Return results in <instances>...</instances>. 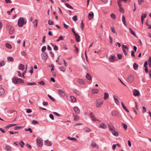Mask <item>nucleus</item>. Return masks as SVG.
I'll return each instance as SVG.
<instances>
[{"mask_svg":"<svg viewBox=\"0 0 151 151\" xmlns=\"http://www.w3.org/2000/svg\"><path fill=\"white\" fill-rule=\"evenodd\" d=\"M18 69L19 70H23L24 69V65L22 64H20L19 66Z\"/></svg>","mask_w":151,"mask_h":151,"instance_id":"obj_17","label":"nucleus"},{"mask_svg":"<svg viewBox=\"0 0 151 151\" xmlns=\"http://www.w3.org/2000/svg\"><path fill=\"white\" fill-rule=\"evenodd\" d=\"M14 32V28L12 26H11L10 27L9 30V33L10 34H12Z\"/></svg>","mask_w":151,"mask_h":151,"instance_id":"obj_11","label":"nucleus"},{"mask_svg":"<svg viewBox=\"0 0 151 151\" xmlns=\"http://www.w3.org/2000/svg\"><path fill=\"white\" fill-rule=\"evenodd\" d=\"M49 116L50 118L52 119V120H54V118L53 117V115L52 114H50L49 115Z\"/></svg>","mask_w":151,"mask_h":151,"instance_id":"obj_64","label":"nucleus"},{"mask_svg":"<svg viewBox=\"0 0 151 151\" xmlns=\"http://www.w3.org/2000/svg\"><path fill=\"white\" fill-rule=\"evenodd\" d=\"M12 81L14 84L19 83H23L24 82V81L21 78H18L17 77H14L12 78Z\"/></svg>","mask_w":151,"mask_h":151,"instance_id":"obj_2","label":"nucleus"},{"mask_svg":"<svg viewBox=\"0 0 151 151\" xmlns=\"http://www.w3.org/2000/svg\"><path fill=\"white\" fill-rule=\"evenodd\" d=\"M6 46L9 49H11L12 47L11 45L9 43H6Z\"/></svg>","mask_w":151,"mask_h":151,"instance_id":"obj_38","label":"nucleus"},{"mask_svg":"<svg viewBox=\"0 0 151 151\" xmlns=\"http://www.w3.org/2000/svg\"><path fill=\"white\" fill-rule=\"evenodd\" d=\"M67 139L71 140L76 141V139L74 137H67Z\"/></svg>","mask_w":151,"mask_h":151,"instance_id":"obj_39","label":"nucleus"},{"mask_svg":"<svg viewBox=\"0 0 151 151\" xmlns=\"http://www.w3.org/2000/svg\"><path fill=\"white\" fill-rule=\"evenodd\" d=\"M133 95L135 96H139L140 93L137 90L135 89L133 91Z\"/></svg>","mask_w":151,"mask_h":151,"instance_id":"obj_7","label":"nucleus"},{"mask_svg":"<svg viewBox=\"0 0 151 151\" xmlns=\"http://www.w3.org/2000/svg\"><path fill=\"white\" fill-rule=\"evenodd\" d=\"M47 96L52 101L54 102L55 101V100L50 95H48Z\"/></svg>","mask_w":151,"mask_h":151,"instance_id":"obj_42","label":"nucleus"},{"mask_svg":"<svg viewBox=\"0 0 151 151\" xmlns=\"http://www.w3.org/2000/svg\"><path fill=\"white\" fill-rule=\"evenodd\" d=\"M134 77L132 75H130L128 76L127 78V81L129 83H132L134 81Z\"/></svg>","mask_w":151,"mask_h":151,"instance_id":"obj_4","label":"nucleus"},{"mask_svg":"<svg viewBox=\"0 0 151 151\" xmlns=\"http://www.w3.org/2000/svg\"><path fill=\"white\" fill-rule=\"evenodd\" d=\"M26 21L25 19L22 17H20L18 19V25L19 27H22L23 26L26 24Z\"/></svg>","mask_w":151,"mask_h":151,"instance_id":"obj_1","label":"nucleus"},{"mask_svg":"<svg viewBox=\"0 0 151 151\" xmlns=\"http://www.w3.org/2000/svg\"><path fill=\"white\" fill-rule=\"evenodd\" d=\"M44 144L47 146H50L51 145V142L48 140H45L44 142Z\"/></svg>","mask_w":151,"mask_h":151,"instance_id":"obj_20","label":"nucleus"},{"mask_svg":"<svg viewBox=\"0 0 151 151\" xmlns=\"http://www.w3.org/2000/svg\"><path fill=\"white\" fill-rule=\"evenodd\" d=\"M122 1V0H119L118 1V4L119 7H122V5L121 3Z\"/></svg>","mask_w":151,"mask_h":151,"instance_id":"obj_40","label":"nucleus"},{"mask_svg":"<svg viewBox=\"0 0 151 151\" xmlns=\"http://www.w3.org/2000/svg\"><path fill=\"white\" fill-rule=\"evenodd\" d=\"M5 91L4 89L2 88H0V96L3 95Z\"/></svg>","mask_w":151,"mask_h":151,"instance_id":"obj_24","label":"nucleus"},{"mask_svg":"<svg viewBox=\"0 0 151 151\" xmlns=\"http://www.w3.org/2000/svg\"><path fill=\"white\" fill-rule=\"evenodd\" d=\"M108 126L110 130L111 131H114L115 130V128L114 126L112 124L109 123L108 124Z\"/></svg>","mask_w":151,"mask_h":151,"instance_id":"obj_5","label":"nucleus"},{"mask_svg":"<svg viewBox=\"0 0 151 151\" xmlns=\"http://www.w3.org/2000/svg\"><path fill=\"white\" fill-rule=\"evenodd\" d=\"M111 17L113 19H116V16L114 13H112L111 15Z\"/></svg>","mask_w":151,"mask_h":151,"instance_id":"obj_43","label":"nucleus"},{"mask_svg":"<svg viewBox=\"0 0 151 151\" xmlns=\"http://www.w3.org/2000/svg\"><path fill=\"white\" fill-rule=\"evenodd\" d=\"M43 56L45 57V58L46 59V60L47 58V53L46 52H44L43 54Z\"/></svg>","mask_w":151,"mask_h":151,"instance_id":"obj_58","label":"nucleus"},{"mask_svg":"<svg viewBox=\"0 0 151 151\" xmlns=\"http://www.w3.org/2000/svg\"><path fill=\"white\" fill-rule=\"evenodd\" d=\"M122 125H123V126L124 128V129L125 130H126L127 129V126L126 125V124L125 123H122Z\"/></svg>","mask_w":151,"mask_h":151,"instance_id":"obj_46","label":"nucleus"},{"mask_svg":"<svg viewBox=\"0 0 151 151\" xmlns=\"http://www.w3.org/2000/svg\"><path fill=\"white\" fill-rule=\"evenodd\" d=\"M7 59L9 61L12 62L14 60V58H13L10 56L8 57L7 58Z\"/></svg>","mask_w":151,"mask_h":151,"instance_id":"obj_35","label":"nucleus"},{"mask_svg":"<svg viewBox=\"0 0 151 151\" xmlns=\"http://www.w3.org/2000/svg\"><path fill=\"white\" fill-rule=\"evenodd\" d=\"M111 30L112 31L113 33H115L116 35L117 34V32H116L115 30V29L113 27H111Z\"/></svg>","mask_w":151,"mask_h":151,"instance_id":"obj_47","label":"nucleus"},{"mask_svg":"<svg viewBox=\"0 0 151 151\" xmlns=\"http://www.w3.org/2000/svg\"><path fill=\"white\" fill-rule=\"evenodd\" d=\"M17 125V124H9L7 126H5L4 128L6 129H8L9 127H10L12 126H15Z\"/></svg>","mask_w":151,"mask_h":151,"instance_id":"obj_26","label":"nucleus"},{"mask_svg":"<svg viewBox=\"0 0 151 151\" xmlns=\"http://www.w3.org/2000/svg\"><path fill=\"white\" fill-rule=\"evenodd\" d=\"M86 77L89 80H91L92 79V78L91 75L88 73L87 74Z\"/></svg>","mask_w":151,"mask_h":151,"instance_id":"obj_27","label":"nucleus"},{"mask_svg":"<svg viewBox=\"0 0 151 151\" xmlns=\"http://www.w3.org/2000/svg\"><path fill=\"white\" fill-rule=\"evenodd\" d=\"M122 19L123 24L125 26H126L127 25L126 24V18L124 15L122 16Z\"/></svg>","mask_w":151,"mask_h":151,"instance_id":"obj_21","label":"nucleus"},{"mask_svg":"<svg viewBox=\"0 0 151 151\" xmlns=\"http://www.w3.org/2000/svg\"><path fill=\"white\" fill-rule=\"evenodd\" d=\"M70 99L71 100V101L72 102H75L76 101V98L74 96H70Z\"/></svg>","mask_w":151,"mask_h":151,"instance_id":"obj_23","label":"nucleus"},{"mask_svg":"<svg viewBox=\"0 0 151 151\" xmlns=\"http://www.w3.org/2000/svg\"><path fill=\"white\" fill-rule=\"evenodd\" d=\"M91 146L93 148H94L96 147H97V148H99V147L98 145H97L96 143H93L91 144Z\"/></svg>","mask_w":151,"mask_h":151,"instance_id":"obj_33","label":"nucleus"},{"mask_svg":"<svg viewBox=\"0 0 151 151\" xmlns=\"http://www.w3.org/2000/svg\"><path fill=\"white\" fill-rule=\"evenodd\" d=\"M75 93L78 95H80L81 94V93L79 91L76 90L75 91Z\"/></svg>","mask_w":151,"mask_h":151,"instance_id":"obj_52","label":"nucleus"},{"mask_svg":"<svg viewBox=\"0 0 151 151\" xmlns=\"http://www.w3.org/2000/svg\"><path fill=\"white\" fill-rule=\"evenodd\" d=\"M25 131H29L31 133L32 132V129L30 128H29L28 129H25Z\"/></svg>","mask_w":151,"mask_h":151,"instance_id":"obj_53","label":"nucleus"},{"mask_svg":"<svg viewBox=\"0 0 151 151\" xmlns=\"http://www.w3.org/2000/svg\"><path fill=\"white\" fill-rule=\"evenodd\" d=\"M99 127L103 129H106L107 128L106 125L104 123L101 124H100Z\"/></svg>","mask_w":151,"mask_h":151,"instance_id":"obj_9","label":"nucleus"},{"mask_svg":"<svg viewBox=\"0 0 151 151\" xmlns=\"http://www.w3.org/2000/svg\"><path fill=\"white\" fill-rule=\"evenodd\" d=\"M33 24L34 25H35V27H36L37 26V19H35L33 21Z\"/></svg>","mask_w":151,"mask_h":151,"instance_id":"obj_37","label":"nucleus"},{"mask_svg":"<svg viewBox=\"0 0 151 151\" xmlns=\"http://www.w3.org/2000/svg\"><path fill=\"white\" fill-rule=\"evenodd\" d=\"M115 55H111L109 58V60L110 62H114V60Z\"/></svg>","mask_w":151,"mask_h":151,"instance_id":"obj_10","label":"nucleus"},{"mask_svg":"<svg viewBox=\"0 0 151 151\" xmlns=\"http://www.w3.org/2000/svg\"><path fill=\"white\" fill-rule=\"evenodd\" d=\"M133 67L134 70H137L138 68V65L137 63H134L133 64Z\"/></svg>","mask_w":151,"mask_h":151,"instance_id":"obj_22","label":"nucleus"},{"mask_svg":"<svg viewBox=\"0 0 151 151\" xmlns=\"http://www.w3.org/2000/svg\"><path fill=\"white\" fill-rule=\"evenodd\" d=\"M46 46H43L42 48V49H41L42 51L43 52H45L46 50Z\"/></svg>","mask_w":151,"mask_h":151,"instance_id":"obj_57","label":"nucleus"},{"mask_svg":"<svg viewBox=\"0 0 151 151\" xmlns=\"http://www.w3.org/2000/svg\"><path fill=\"white\" fill-rule=\"evenodd\" d=\"M112 134L115 137H118L119 135V134L118 132H117L115 131V130L114 131H113V132L112 133Z\"/></svg>","mask_w":151,"mask_h":151,"instance_id":"obj_29","label":"nucleus"},{"mask_svg":"<svg viewBox=\"0 0 151 151\" xmlns=\"http://www.w3.org/2000/svg\"><path fill=\"white\" fill-rule=\"evenodd\" d=\"M78 82L79 84L81 85H84L85 83V81L82 79H78Z\"/></svg>","mask_w":151,"mask_h":151,"instance_id":"obj_25","label":"nucleus"},{"mask_svg":"<svg viewBox=\"0 0 151 151\" xmlns=\"http://www.w3.org/2000/svg\"><path fill=\"white\" fill-rule=\"evenodd\" d=\"M5 149L6 151H11L12 150L11 147L9 145H6Z\"/></svg>","mask_w":151,"mask_h":151,"instance_id":"obj_15","label":"nucleus"},{"mask_svg":"<svg viewBox=\"0 0 151 151\" xmlns=\"http://www.w3.org/2000/svg\"><path fill=\"white\" fill-rule=\"evenodd\" d=\"M53 49L55 51L58 50V47L56 45H55L54 46Z\"/></svg>","mask_w":151,"mask_h":151,"instance_id":"obj_61","label":"nucleus"},{"mask_svg":"<svg viewBox=\"0 0 151 151\" xmlns=\"http://www.w3.org/2000/svg\"><path fill=\"white\" fill-rule=\"evenodd\" d=\"M122 106L123 107V108L127 112H129V111L128 110V109H127L126 107H125V105H124L123 103V102H122Z\"/></svg>","mask_w":151,"mask_h":151,"instance_id":"obj_34","label":"nucleus"},{"mask_svg":"<svg viewBox=\"0 0 151 151\" xmlns=\"http://www.w3.org/2000/svg\"><path fill=\"white\" fill-rule=\"evenodd\" d=\"M74 47L75 48V51L76 52V53H78V48L76 47V45L74 46Z\"/></svg>","mask_w":151,"mask_h":151,"instance_id":"obj_62","label":"nucleus"},{"mask_svg":"<svg viewBox=\"0 0 151 151\" xmlns=\"http://www.w3.org/2000/svg\"><path fill=\"white\" fill-rule=\"evenodd\" d=\"M138 3L139 5H141L144 3V0H138Z\"/></svg>","mask_w":151,"mask_h":151,"instance_id":"obj_44","label":"nucleus"},{"mask_svg":"<svg viewBox=\"0 0 151 151\" xmlns=\"http://www.w3.org/2000/svg\"><path fill=\"white\" fill-rule=\"evenodd\" d=\"M129 31H130V33L132 34L134 36H135V37H137L136 36V35L135 34V32L132 31V29L130 28H129Z\"/></svg>","mask_w":151,"mask_h":151,"instance_id":"obj_30","label":"nucleus"},{"mask_svg":"<svg viewBox=\"0 0 151 151\" xmlns=\"http://www.w3.org/2000/svg\"><path fill=\"white\" fill-rule=\"evenodd\" d=\"M32 123L34 124H38L39 123V122L36 120H33L32 122Z\"/></svg>","mask_w":151,"mask_h":151,"instance_id":"obj_48","label":"nucleus"},{"mask_svg":"<svg viewBox=\"0 0 151 151\" xmlns=\"http://www.w3.org/2000/svg\"><path fill=\"white\" fill-rule=\"evenodd\" d=\"M112 115L114 117H116L119 116V113L116 111H113L111 112Z\"/></svg>","mask_w":151,"mask_h":151,"instance_id":"obj_13","label":"nucleus"},{"mask_svg":"<svg viewBox=\"0 0 151 151\" xmlns=\"http://www.w3.org/2000/svg\"><path fill=\"white\" fill-rule=\"evenodd\" d=\"M99 92V90L97 89H94L92 90V93L93 94H94L95 93H98Z\"/></svg>","mask_w":151,"mask_h":151,"instance_id":"obj_32","label":"nucleus"},{"mask_svg":"<svg viewBox=\"0 0 151 151\" xmlns=\"http://www.w3.org/2000/svg\"><path fill=\"white\" fill-rule=\"evenodd\" d=\"M5 64V62L4 61H3L1 62H0V67H1L2 66L4 65Z\"/></svg>","mask_w":151,"mask_h":151,"instance_id":"obj_50","label":"nucleus"},{"mask_svg":"<svg viewBox=\"0 0 151 151\" xmlns=\"http://www.w3.org/2000/svg\"><path fill=\"white\" fill-rule=\"evenodd\" d=\"M83 130H84L85 132H89L91 131V129L89 128H88L87 127H85L83 128Z\"/></svg>","mask_w":151,"mask_h":151,"instance_id":"obj_31","label":"nucleus"},{"mask_svg":"<svg viewBox=\"0 0 151 151\" xmlns=\"http://www.w3.org/2000/svg\"><path fill=\"white\" fill-rule=\"evenodd\" d=\"M36 141L37 145L39 147H42L43 144L42 140L41 139L37 138L36 139Z\"/></svg>","mask_w":151,"mask_h":151,"instance_id":"obj_3","label":"nucleus"},{"mask_svg":"<svg viewBox=\"0 0 151 151\" xmlns=\"http://www.w3.org/2000/svg\"><path fill=\"white\" fill-rule=\"evenodd\" d=\"M63 38L62 36H60L58 39L56 40V41L57 42H59L60 40H63Z\"/></svg>","mask_w":151,"mask_h":151,"instance_id":"obj_45","label":"nucleus"},{"mask_svg":"<svg viewBox=\"0 0 151 151\" xmlns=\"http://www.w3.org/2000/svg\"><path fill=\"white\" fill-rule=\"evenodd\" d=\"M72 19L75 21H76L77 20V16L76 15L74 16L72 18Z\"/></svg>","mask_w":151,"mask_h":151,"instance_id":"obj_51","label":"nucleus"},{"mask_svg":"<svg viewBox=\"0 0 151 151\" xmlns=\"http://www.w3.org/2000/svg\"><path fill=\"white\" fill-rule=\"evenodd\" d=\"M58 92L61 97H63L65 96V93L64 91L61 89H59Z\"/></svg>","mask_w":151,"mask_h":151,"instance_id":"obj_6","label":"nucleus"},{"mask_svg":"<svg viewBox=\"0 0 151 151\" xmlns=\"http://www.w3.org/2000/svg\"><path fill=\"white\" fill-rule=\"evenodd\" d=\"M65 5L68 8L71 9H73V8L72 7V6H70L69 4H68L67 3H65Z\"/></svg>","mask_w":151,"mask_h":151,"instance_id":"obj_41","label":"nucleus"},{"mask_svg":"<svg viewBox=\"0 0 151 151\" xmlns=\"http://www.w3.org/2000/svg\"><path fill=\"white\" fill-rule=\"evenodd\" d=\"M38 83L41 85H45V83H44L43 81H41L38 82Z\"/></svg>","mask_w":151,"mask_h":151,"instance_id":"obj_56","label":"nucleus"},{"mask_svg":"<svg viewBox=\"0 0 151 151\" xmlns=\"http://www.w3.org/2000/svg\"><path fill=\"white\" fill-rule=\"evenodd\" d=\"M97 101V103H96V106L97 108L99 107L100 105H102L103 103V101H102L100 102H98Z\"/></svg>","mask_w":151,"mask_h":151,"instance_id":"obj_18","label":"nucleus"},{"mask_svg":"<svg viewBox=\"0 0 151 151\" xmlns=\"http://www.w3.org/2000/svg\"><path fill=\"white\" fill-rule=\"evenodd\" d=\"M117 57L118 58L119 60H120L121 59L122 57V55L121 54H118L117 55Z\"/></svg>","mask_w":151,"mask_h":151,"instance_id":"obj_60","label":"nucleus"},{"mask_svg":"<svg viewBox=\"0 0 151 151\" xmlns=\"http://www.w3.org/2000/svg\"><path fill=\"white\" fill-rule=\"evenodd\" d=\"M81 28L82 29V30H83V28L84 27V24L83 23V20H82L81 22Z\"/></svg>","mask_w":151,"mask_h":151,"instance_id":"obj_55","label":"nucleus"},{"mask_svg":"<svg viewBox=\"0 0 151 151\" xmlns=\"http://www.w3.org/2000/svg\"><path fill=\"white\" fill-rule=\"evenodd\" d=\"M90 116L91 117L92 119V120L93 121H96V120H98L97 118H96L92 112H91L90 113Z\"/></svg>","mask_w":151,"mask_h":151,"instance_id":"obj_8","label":"nucleus"},{"mask_svg":"<svg viewBox=\"0 0 151 151\" xmlns=\"http://www.w3.org/2000/svg\"><path fill=\"white\" fill-rule=\"evenodd\" d=\"M76 41L79 42L80 41V36L78 34L76 35L75 36Z\"/></svg>","mask_w":151,"mask_h":151,"instance_id":"obj_28","label":"nucleus"},{"mask_svg":"<svg viewBox=\"0 0 151 151\" xmlns=\"http://www.w3.org/2000/svg\"><path fill=\"white\" fill-rule=\"evenodd\" d=\"M109 94L107 92H105L104 93V100H107L109 97Z\"/></svg>","mask_w":151,"mask_h":151,"instance_id":"obj_19","label":"nucleus"},{"mask_svg":"<svg viewBox=\"0 0 151 151\" xmlns=\"http://www.w3.org/2000/svg\"><path fill=\"white\" fill-rule=\"evenodd\" d=\"M142 109H143V110H142V113H144L146 111V108L145 106H143Z\"/></svg>","mask_w":151,"mask_h":151,"instance_id":"obj_63","label":"nucleus"},{"mask_svg":"<svg viewBox=\"0 0 151 151\" xmlns=\"http://www.w3.org/2000/svg\"><path fill=\"white\" fill-rule=\"evenodd\" d=\"M114 99L115 101V102L116 104L117 105H119V100L118 99L117 97L115 95L113 96Z\"/></svg>","mask_w":151,"mask_h":151,"instance_id":"obj_14","label":"nucleus"},{"mask_svg":"<svg viewBox=\"0 0 151 151\" xmlns=\"http://www.w3.org/2000/svg\"><path fill=\"white\" fill-rule=\"evenodd\" d=\"M79 119V117L77 115H75L74 116V120L75 121H77Z\"/></svg>","mask_w":151,"mask_h":151,"instance_id":"obj_59","label":"nucleus"},{"mask_svg":"<svg viewBox=\"0 0 151 151\" xmlns=\"http://www.w3.org/2000/svg\"><path fill=\"white\" fill-rule=\"evenodd\" d=\"M73 110L77 114L79 113L80 110L77 107H74Z\"/></svg>","mask_w":151,"mask_h":151,"instance_id":"obj_16","label":"nucleus"},{"mask_svg":"<svg viewBox=\"0 0 151 151\" xmlns=\"http://www.w3.org/2000/svg\"><path fill=\"white\" fill-rule=\"evenodd\" d=\"M94 16V14L92 12H91V13H89L88 14V19L89 20H91L92 19Z\"/></svg>","mask_w":151,"mask_h":151,"instance_id":"obj_12","label":"nucleus"},{"mask_svg":"<svg viewBox=\"0 0 151 151\" xmlns=\"http://www.w3.org/2000/svg\"><path fill=\"white\" fill-rule=\"evenodd\" d=\"M19 144L22 147H23L24 145V143L22 141L19 143Z\"/></svg>","mask_w":151,"mask_h":151,"instance_id":"obj_49","label":"nucleus"},{"mask_svg":"<svg viewBox=\"0 0 151 151\" xmlns=\"http://www.w3.org/2000/svg\"><path fill=\"white\" fill-rule=\"evenodd\" d=\"M59 69L60 71L64 72L65 71V68L63 66H61L59 68Z\"/></svg>","mask_w":151,"mask_h":151,"instance_id":"obj_36","label":"nucleus"},{"mask_svg":"<svg viewBox=\"0 0 151 151\" xmlns=\"http://www.w3.org/2000/svg\"><path fill=\"white\" fill-rule=\"evenodd\" d=\"M48 23L50 25L53 24V22L50 20H49L48 21Z\"/></svg>","mask_w":151,"mask_h":151,"instance_id":"obj_54","label":"nucleus"}]
</instances>
